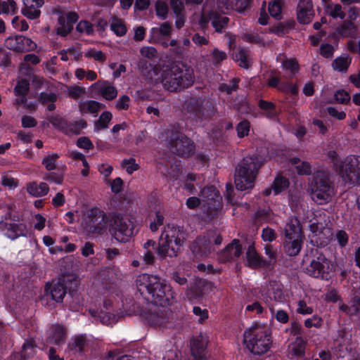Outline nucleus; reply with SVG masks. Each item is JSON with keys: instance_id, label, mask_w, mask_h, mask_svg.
<instances>
[{"instance_id": "24", "label": "nucleus", "mask_w": 360, "mask_h": 360, "mask_svg": "<svg viewBox=\"0 0 360 360\" xmlns=\"http://www.w3.org/2000/svg\"><path fill=\"white\" fill-rule=\"evenodd\" d=\"M242 253V247L238 240H233L229 244L221 254V259L224 262L238 257Z\"/></svg>"}, {"instance_id": "40", "label": "nucleus", "mask_w": 360, "mask_h": 360, "mask_svg": "<svg viewBox=\"0 0 360 360\" xmlns=\"http://www.w3.org/2000/svg\"><path fill=\"white\" fill-rule=\"evenodd\" d=\"M351 63L350 58L347 56H342L337 58L333 63V68L335 70L339 72H345Z\"/></svg>"}, {"instance_id": "48", "label": "nucleus", "mask_w": 360, "mask_h": 360, "mask_svg": "<svg viewBox=\"0 0 360 360\" xmlns=\"http://www.w3.org/2000/svg\"><path fill=\"white\" fill-rule=\"evenodd\" d=\"M67 92L70 97L77 99L86 94V90L84 87L74 85L68 86Z\"/></svg>"}, {"instance_id": "22", "label": "nucleus", "mask_w": 360, "mask_h": 360, "mask_svg": "<svg viewBox=\"0 0 360 360\" xmlns=\"http://www.w3.org/2000/svg\"><path fill=\"white\" fill-rule=\"evenodd\" d=\"M207 338L204 335H199L194 338L191 341V352L195 359L199 360L203 352H205L207 345Z\"/></svg>"}, {"instance_id": "46", "label": "nucleus", "mask_w": 360, "mask_h": 360, "mask_svg": "<svg viewBox=\"0 0 360 360\" xmlns=\"http://www.w3.org/2000/svg\"><path fill=\"white\" fill-rule=\"evenodd\" d=\"M326 13L333 18H343L345 13L342 10V7L339 4H331L327 6Z\"/></svg>"}, {"instance_id": "9", "label": "nucleus", "mask_w": 360, "mask_h": 360, "mask_svg": "<svg viewBox=\"0 0 360 360\" xmlns=\"http://www.w3.org/2000/svg\"><path fill=\"white\" fill-rule=\"evenodd\" d=\"M334 269V264L322 254L311 259L305 268L307 274L322 279H328L331 276Z\"/></svg>"}, {"instance_id": "20", "label": "nucleus", "mask_w": 360, "mask_h": 360, "mask_svg": "<svg viewBox=\"0 0 360 360\" xmlns=\"http://www.w3.org/2000/svg\"><path fill=\"white\" fill-rule=\"evenodd\" d=\"M24 8L22 13L28 19L38 18L41 14L39 8L44 4V0H23Z\"/></svg>"}, {"instance_id": "13", "label": "nucleus", "mask_w": 360, "mask_h": 360, "mask_svg": "<svg viewBox=\"0 0 360 360\" xmlns=\"http://www.w3.org/2000/svg\"><path fill=\"white\" fill-rule=\"evenodd\" d=\"M5 46L13 51H32L37 49V44L30 38L22 35L11 36L6 39Z\"/></svg>"}, {"instance_id": "55", "label": "nucleus", "mask_w": 360, "mask_h": 360, "mask_svg": "<svg viewBox=\"0 0 360 360\" xmlns=\"http://www.w3.org/2000/svg\"><path fill=\"white\" fill-rule=\"evenodd\" d=\"M34 229L41 231L46 226V219L40 214H35L32 218Z\"/></svg>"}, {"instance_id": "14", "label": "nucleus", "mask_w": 360, "mask_h": 360, "mask_svg": "<svg viewBox=\"0 0 360 360\" xmlns=\"http://www.w3.org/2000/svg\"><path fill=\"white\" fill-rule=\"evenodd\" d=\"M0 231L8 238L14 240L20 236L25 235V226L20 223H16L11 217L10 214L0 221Z\"/></svg>"}, {"instance_id": "26", "label": "nucleus", "mask_w": 360, "mask_h": 360, "mask_svg": "<svg viewBox=\"0 0 360 360\" xmlns=\"http://www.w3.org/2000/svg\"><path fill=\"white\" fill-rule=\"evenodd\" d=\"M246 259L248 266L252 267H260L267 265V262L264 260L256 252L253 246H250L246 252Z\"/></svg>"}, {"instance_id": "2", "label": "nucleus", "mask_w": 360, "mask_h": 360, "mask_svg": "<svg viewBox=\"0 0 360 360\" xmlns=\"http://www.w3.org/2000/svg\"><path fill=\"white\" fill-rule=\"evenodd\" d=\"M136 283L139 291L141 294L148 293L156 305L166 307L170 304L174 298L171 286L157 276L141 274L137 276Z\"/></svg>"}, {"instance_id": "5", "label": "nucleus", "mask_w": 360, "mask_h": 360, "mask_svg": "<svg viewBox=\"0 0 360 360\" xmlns=\"http://www.w3.org/2000/svg\"><path fill=\"white\" fill-rule=\"evenodd\" d=\"M257 158L246 157L239 164L236 170L235 184L237 189L245 191L254 186L256 172L262 165Z\"/></svg>"}, {"instance_id": "10", "label": "nucleus", "mask_w": 360, "mask_h": 360, "mask_svg": "<svg viewBox=\"0 0 360 360\" xmlns=\"http://www.w3.org/2000/svg\"><path fill=\"white\" fill-rule=\"evenodd\" d=\"M66 294V289L62 282L48 283L45 285L44 293L41 297L42 304L52 309L55 304L61 302Z\"/></svg>"}, {"instance_id": "56", "label": "nucleus", "mask_w": 360, "mask_h": 360, "mask_svg": "<svg viewBox=\"0 0 360 360\" xmlns=\"http://www.w3.org/2000/svg\"><path fill=\"white\" fill-rule=\"evenodd\" d=\"M11 24L15 30L22 32L26 31L29 28V25L26 20H20V18L18 16H15L13 18V20H11Z\"/></svg>"}, {"instance_id": "51", "label": "nucleus", "mask_w": 360, "mask_h": 360, "mask_svg": "<svg viewBox=\"0 0 360 360\" xmlns=\"http://www.w3.org/2000/svg\"><path fill=\"white\" fill-rule=\"evenodd\" d=\"M340 309L350 315L354 314L360 310V300H354L349 307L342 304L340 306Z\"/></svg>"}, {"instance_id": "47", "label": "nucleus", "mask_w": 360, "mask_h": 360, "mask_svg": "<svg viewBox=\"0 0 360 360\" xmlns=\"http://www.w3.org/2000/svg\"><path fill=\"white\" fill-rule=\"evenodd\" d=\"M84 56L87 58H94L96 61L103 62L106 58L105 54L99 50L91 48L84 52Z\"/></svg>"}, {"instance_id": "33", "label": "nucleus", "mask_w": 360, "mask_h": 360, "mask_svg": "<svg viewBox=\"0 0 360 360\" xmlns=\"http://www.w3.org/2000/svg\"><path fill=\"white\" fill-rule=\"evenodd\" d=\"M28 82L26 80L19 81L15 87V94L18 97L16 103L18 104H25V94L28 91Z\"/></svg>"}, {"instance_id": "43", "label": "nucleus", "mask_w": 360, "mask_h": 360, "mask_svg": "<svg viewBox=\"0 0 360 360\" xmlns=\"http://www.w3.org/2000/svg\"><path fill=\"white\" fill-rule=\"evenodd\" d=\"M176 151L180 155H185L189 153L192 145L190 144V141L188 139H176L174 143Z\"/></svg>"}, {"instance_id": "39", "label": "nucleus", "mask_w": 360, "mask_h": 360, "mask_svg": "<svg viewBox=\"0 0 360 360\" xmlns=\"http://www.w3.org/2000/svg\"><path fill=\"white\" fill-rule=\"evenodd\" d=\"M283 69L285 71L288 77H292L297 73L299 65L295 59H286L282 62Z\"/></svg>"}, {"instance_id": "28", "label": "nucleus", "mask_w": 360, "mask_h": 360, "mask_svg": "<svg viewBox=\"0 0 360 360\" xmlns=\"http://www.w3.org/2000/svg\"><path fill=\"white\" fill-rule=\"evenodd\" d=\"M284 295L283 291L279 288H272L268 291L266 297H264V301L269 307L271 313H274V304L271 303L272 300L276 302H281L283 300Z\"/></svg>"}, {"instance_id": "11", "label": "nucleus", "mask_w": 360, "mask_h": 360, "mask_svg": "<svg viewBox=\"0 0 360 360\" xmlns=\"http://www.w3.org/2000/svg\"><path fill=\"white\" fill-rule=\"evenodd\" d=\"M105 224V214L100 208L94 207L86 210L82 217L84 229L89 233H98L102 227L97 226L100 223Z\"/></svg>"}, {"instance_id": "35", "label": "nucleus", "mask_w": 360, "mask_h": 360, "mask_svg": "<svg viewBox=\"0 0 360 360\" xmlns=\"http://www.w3.org/2000/svg\"><path fill=\"white\" fill-rule=\"evenodd\" d=\"M304 342L301 337H296L288 345V352L292 356H300L304 352Z\"/></svg>"}, {"instance_id": "21", "label": "nucleus", "mask_w": 360, "mask_h": 360, "mask_svg": "<svg viewBox=\"0 0 360 360\" xmlns=\"http://www.w3.org/2000/svg\"><path fill=\"white\" fill-rule=\"evenodd\" d=\"M67 332L65 328L60 324H54L48 330V340L50 343L61 345L64 342Z\"/></svg>"}, {"instance_id": "62", "label": "nucleus", "mask_w": 360, "mask_h": 360, "mask_svg": "<svg viewBox=\"0 0 360 360\" xmlns=\"http://www.w3.org/2000/svg\"><path fill=\"white\" fill-rule=\"evenodd\" d=\"M168 8L165 1H158L156 3V14L161 18H165L167 14Z\"/></svg>"}, {"instance_id": "57", "label": "nucleus", "mask_w": 360, "mask_h": 360, "mask_svg": "<svg viewBox=\"0 0 360 360\" xmlns=\"http://www.w3.org/2000/svg\"><path fill=\"white\" fill-rule=\"evenodd\" d=\"M98 317L101 319V321L106 325H112L117 321L116 316L111 314L110 312H101Z\"/></svg>"}, {"instance_id": "19", "label": "nucleus", "mask_w": 360, "mask_h": 360, "mask_svg": "<svg viewBox=\"0 0 360 360\" xmlns=\"http://www.w3.org/2000/svg\"><path fill=\"white\" fill-rule=\"evenodd\" d=\"M78 20V15L75 12H69L62 15L58 18L59 26L57 33L61 36H66L72 29L73 24Z\"/></svg>"}, {"instance_id": "38", "label": "nucleus", "mask_w": 360, "mask_h": 360, "mask_svg": "<svg viewBox=\"0 0 360 360\" xmlns=\"http://www.w3.org/2000/svg\"><path fill=\"white\" fill-rule=\"evenodd\" d=\"M233 59L239 63V65L244 68L250 66V60L248 53L243 49H238L233 53Z\"/></svg>"}, {"instance_id": "50", "label": "nucleus", "mask_w": 360, "mask_h": 360, "mask_svg": "<svg viewBox=\"0 0 360 360\" xmlns=\"http://www.w3.org/2000/svg\"><path fill=\"white\" fill-rule=\"evenodd\" d=\"M355 32V25L352 22L345 23L339 29V34L344 37L352 36Z\"/></svg>"}, {"instance_id": "8", "label": "nucleus", "mask_w": 360, "mask_h": 360, "mask_svg": "<svg viewBox=\"0 0 360 360\" xmlns=\"http://www.w3.org/2000/svg\"><path fill=\"white\" fill-rule=\"evenodd\" d=\"M310 233L309 238L311 243L316 246H325L333 236L329 221L326 216L319 213L310 220L309 225Z\"/></svg>"}, {"instance_id": "42", "label": "nucleus", "mask_w": 360, "mask_h": 360, "mask_svg": "<svg viewBox=\"0 0 360 360\" xmlns=\"http://www.w3.org/2000/svg\"><path fill=\"white\" fill-rule=\"evenodd\" d=\"M112 115L108 112H103L99 117V119L95 122V129L98 131L108 127V124L112 120Z\"/></svg>"}, {"instance_id": "4", "label": "nucleus", "mask_w": 360, "mask_h": 360, "mask_svg": "<svg viewBox=\"0 0 360 360\" xmlns=\"http://www.w3.org/2000/svg\"><path fill=\"white\" fill-rule=\"evenodd\" d=\"M314 201L318 204H326L332 200L335 195L334 187L330 181L328 174L323 170L316 172L308 188Z\"/></svg>"}, {"instance_id": "59", "label": "nucleus", "mask_w": 360, "mask_h": 360, "mask_svg": "<svg viewBox=\"0 0 360 360\" xmlns=\"http://www.w3.org/2000/svg\"><path fill=\"white\" fill-rule=\"evenodd\" d=\"M322 325V319L317 315L312 316L311 318H309L305 320L304 326L307 328H320Z\"/></svg>"}, {"instance_id": "30", "label": "nucleus", "mask_w": 360, "mask_h": 360, "mask_svg": "<svg viewBox=\"0 0 360 360\" xmlns=\"http://www.w3.org/2000/svg\"><path fill=\"white\" fill-rule=\"evenodd\" d=\"M86 346V338L83 335L74 337L68 344L69 349L74 354H81Z\"/></svg>"}, {"instance_id": "49", "label": "nucleus", "mask_w": 360, "mask_h": 360, "mask_svg": "<svg viewBox=\"0 0 360 360\" xmlns=\"http://www.w3.org/2000/svg\"><path fill=\"white\" fill-rule=\"evenodd\" d=\"M77 30L86 35H91L94 33L92 24L86 20H81L77 25Z\"/></svg>"}, {"instance_id": "32", "label": "nucleus", "mask_w": 360, "mask_h": 360, "mask_svg": "<svg viewBox=\"0 0 360 360\" xmlns=\"http://www.w3.org/2000/svg\"><path fill=\"white\" fill-rule=\"evenodd\" d=\"M196 176L194 174H187L186 176H178L175 178V181H179L177 184L184 189L188 190L190 193H193L195 190V186L192 183L195 181Z\"/></svg>"}, {"instance_id": "41", "label": "nucleus", "mask_w": 360, "mask_h": 360, "mask_svg": "<svg viewBox=\"0 0 360 360\" xmlns=\"http://www.w3.org/2000/svg\"><path fill=\"white\" fill-rule=\"evenodd\" d=\"M163 360H182L181 354L174 345L166 347L163 352Z\"/></svg>"}, {"instance_id": "52", "label": "nucleus", "mask_w": 360, "mask_h": 360, "mask_svg": "<svg viewBox=\"0 0 360 360\" xmlns=\"http://www.w3.org/2000/svg\"><path fill=\"white\" fill-rule=\"evenodd\" d=\"M58 158V155L57 153L49 154L44 158L42 164L45 166L46 169L53 170L56 167V162Z\"/></svg>"}, {"instance_id": "27", "label": "nucleus", "mask_w": 360, "mask_h": 360, "mask_svg": "<svg viewBox=\"0 0 360 360\" xmlns=\"http://www.w3.org/2000/svg\"><path fill=\"white\" fill-rule=\"evenodd\" d=\"M289 186L288 180L283 176H277L271 186V188H266L263 191L264 195H269L271 192L274 193V195H278L281 193L283 191L285 190Z\"/></svg>"}, {"instance_id": "37", "label": "nucleus", "mask_w": 360, "mask_h": 360, "mask_svg": "<svg viewBox=\"0 0 360 360\" xmlns=\"http://www.w3.org/2000/svg\"><path fill=\"white\" fill-rule=\"evenodd\" d=\"M210 20L216 32H220L228 22V18L226 17L215 13L210 15Z\"/></svg>"}, {"instance_id": "18", "label": "nucleus", "mask_w": 360, "mask_h": 360, "mask_svg": "<svg viewBox=\"0 0 360 360\" xmlns=\"http://www.w3.org/2000/svg\"><path fill=\"white\" fill-rule=\"evenodd\" d=\"M221 238L214 232H210L207 236L198 238L196 241V245L198 248V252L204 255L210 252L212 245L221 244Z\"/></svg>"}, {"instance_id": "61", "label": "nucleus", "mask_w": 360, "mask_h": 360, "mask_svg": "<svg viewBox=\"0 0 360 360\" xmlns=\"http://www.w3.org/2000/svg\"><path fill=\"white\" fill-rule=\"evenodd\" d=\"M250 131V124L248 121L244 120L240 122L237 126L238 136L240 138L244 137L248 134Z\"/></svg>"}, {"instance_id": "44", "label": "nucleus", "mask_w": 360, "mask_h": 360, "mask_svg": "<svg viewBox=\"0 0 360 360\" xmlns=\"http://www.w3.org/2000/svg\"><path fill=\"white\" fill-rule=\"evenodd\" d=\"M36 352V348L32 340H26L22 346L21 356L23 359H28L32 356Z\"/></svg>"}, {"instance_id": "6", "label": "nucleus", "mask_w": 360, "mask_h": 360, "mask_svg": "<svg viewBox=\"0 0 360 360\" xmlns=\"http://www.w3.org/2000/svg\"><path fill=\"white\" fill-rule=\"evenodd\" d=\"M184 240V233L178 227L168 225L160 236L158 253L162 257L175 256L180 250Z\"/></svg>"}, {"instance_id": "15", "label": "nucleus", "mask_w": 360, "mask_h": 360, "mask_svg": "<svg viewBox=\"0 0 360 360\" xmlns=\"http://www.w3.org/2000/svg\"><path fill=\"white\" fill-rule=\"evenodd\" d=\"M114 238L120 242H126L133 234L132 222L127 219H117L112 227Z\"/></svg>"}, {"instance_id": "63", "label": "nucleus", "mask_w": 360, "mask_h": 360, "mask_svg": "<svg viewBox=\"0 0 360 360\" xmlns=\"http://www.w3.org/2000/svg\"><path fill=\"white\" fill-rule=\"evenodd\" d=\"M297 312L300 314L307 315L311 314L313 312V309L311 307L307 306V303L304 300H300L297 302Z\"/></svg>"}, {"instance_id": "58", "label": "nucleus", "mask_w": 360, "mask_h": 360, "mask_svg": "<svg viewBox=\"0 0 360 360\" xmlns=\"http://www.w3.org/2000/svg\"><path fill=\"white\" fill-rule=\"evenodd\" d=\"M122 165L126 169L128 174L133 173L139 168L138 165L135 162V160L133 158L124 160L122 161Z\"/></svg>"}, {"instance_id": "12", "label": "nucleus", "mask_w": 360, "mask_h": 360, "mask_svg": "<svg viewBox=\"0 0 360 360\" xmlns=\"http://www.w3.org/2000/svg\"><path fill=\"white\" fill-rule=\"evenodd\" d=\"M334 165L340 176L347 181L352 174L356 175L360 171V156L349 155L340 162L335 158Z\"/></svg>"}, {"instance_id": "25", "label": "nucleus", "mask_w": 360, "mask_h": 360, "mask_svg": "<svg viewBox=\"0 0 360 360\" xmlns=\"http://www.w3.org/2000/svg\"><path fill=\"white\" fill-rule=\"evenodd\" d=\"M247 4L240 0H218L217 7L222 13L226 11L236 10L238 12H243Z\"/></svg>"}, {"instance_id": "60", "label": "nucleus", "mask_w": 360, "mask_h": 360, "mask_svg": "<svg viewBox=\"0 0 360 360\" xmlns=\"http://www.w3.org/2000/svg\"><path fill=\"white\" fill-rule=\"evenodd\" d=\"M129 97L128 96L123 95L117 101L115 108L119 110H127L129 107Z\"/></svg>"}, {"instance_id": "64", "label": "nucleus", "mask_w": 360, "mask_h": 360, "mask_svg": "<svg viewBox=\"0 0 360 360\" xmlns=\"http://www.w3.org/2000/svg\"><path fill=\"white\" fill-rule=\"evenodd\" d=\"M264 252L266 255L268 257L269 262H267V265L269 264L274 263L276 262L277 257V252L271 245H266L264 247Z\"/></svg>"}, {"instance_id": "23", "label": "nucleus", "mask_w": 360, "mask_h": 360, "mask_svg": "<svg viewBox=\"0 0 360 360\" xmlns=\"http://www.w3.org/2000/svg\"><path fill=\"white\" fill-rule=\"evenodd\" d=\"M200 196L202 202L209 207H214L221 200L219 191L213 186L203 188L201 191Z\"/></svg>"}, {"instance_id": "1", "label": "nucleus", "mask_w": 360, "mask_h": 360, "mask_svg": "<svg viewBox=\"0 0 360 360\" xmlns=\"http://www.w3.org/2000/svg\"><path fill=\"white\" fill-rule=\"evenodd\" d=\"M143 75L150 82H160L165 89L170 91L187 87L194 82L193 70L181 63L161 68L151 67L147 74Z\"/></svg>"}, {"instance_id": "3", "label": "nucleus", "mask_w": 360, "mask_h": 360, "mask_svg": "<svg viewBox=\"0 0 360 360\" xmlns=\"http://www.w3.org/2000/svg\"><path fill=\"white\" fill-rule=\"evenodd\" d=\"M271 330L266 323L255 322L243 333V343L254 354H263L272 345Z\"/></svg>"}, {"instance_id": "36", "label": "nucleus", "mask_w": 360, "mask_h": 360, "mask_svg": "<svg viewBox=\"0 0 360 360\" xmlns=\"http://www.w3.org/2000/svg\"><path fill=\"white\" fill-rule=\"evenodd\" d=\"M290 162L292 165H295L299 174H309L311 173V166L307 162H302L297 158L290 159Z\"/></svg>"}, {"instance_id": "54", "label": "nucleus", "mask_w": 360, "mask_h": 360, "mask_svg": "<svg viewBox=\"0 0 360 360\" xmlns=\"http://www.w3.org/2000/svg\"><path fill=\"white\" fill-rule=\"evenodd\" d=\"M269 11L274 18H278L281 13V6L279 0H274L269 3Z\"/></svg>"}, {"instance_id": "45", "label": "nucleus", "mask_w": 360, "mask_h": 360, "mask_svg": "<svg viewBox=\"0 0 360 360\" xmlns=\"http://www.w3.org/2000/svg\"><path fill=\"white\" fill-rule=\"evenodd\" d=\"M1 185L9 189H14L18 186V180L12 177L8 173H3L1 174Z\"/></svg>"}, {"instance_id": "17", "label": "nucleus", "mask_w": 360, "mask_h": 360, "mask_svg": "<svg viewBox=\"0 0 360 360\" xmlns=\"http://www.w3.org/2000/svg\"><path fill=\"white\" fill-rule=\"evenodd\" d=\"M90 89L98 91L106 100H112L117 95L115 86L107 81H98L91 85Z\"/></svg>"}, {"instance_id": "34", "label": "nucleus", "mask_w": 360, "mask_h": 360, "mask_svg": "<svg viewBox=\"0 0 360 360\" xmlns=\"http://www.w3.org/2000/svg\"><path fill=\"white\" fill-rule=\"evenodd\" d=\"M110 30L118 37L124 36L127 31L124 22L115 17H112L110 20Z\"/></svg>"}, {"instance_id": "7", "label": "nucleus", "mask_w": 360, "mask_h": 360, "mask_svg": "<svg viewBox=\"0 0 360 360\" xmlns=\"http://www.w3.org/2000/svg\"><path fill=\"white\" fill-rule=\"evenodd\" d=\"M303 240L300 221L296 217L290 218L285 227V252L289 256L298 255L302 249Z\"/></svg>"}, {"instance_id": "53", "label": "nucleus", "mask_w": 360, "mask_h": 360, "mask_svg": "<svg viewBox=\"0 0 360 360\" xmlns=\"http://www.w3.org/2000/svg\"><path fill=\"white\" fill-rule=\"evenodd\" d=\"M17 11V5L14 0H6L3 1L2 13L14 14Z\"/></svg>"}, {"instance_id": "29", "label": "nucleus", "mask_w": 360, "mask_h": 360, "mask_svg": "<svg viewBox=\"0 0 360 360\" xmlns=\"http://www.w3.org/2000/svg\"><path fill=\"white\" fill-rule=\"evenodd\" d=\"M27 192L34 197H41L46 195L49 188L46 183L31 182L27 185Z\"/></svg>"}, {"instance_id": "16", "label": "nucleus", "mask_w": 360, "mask_h": 360, "mask_svg": "<svg viewBox=\"0 0 360 360\" xmlns=\"http://www.w3.org/2000/svg\"><path fill=\"white\" fill-rule=\"evenodd\" d=\"M312 3L310 0H300L297 8V20L302 24L310 22L314 17Z\"/></svg>"}, {"instance_id": "31", "label": "nucleus", "mask_w": 360, "mask_h": 360, "mask_svg": "<svg viewBox=\"0 0 360 360\" xmlns=\"http://www.w3.org/2000/svg\"><path fill=\"white\" fill-rule=\"evenodd\" d=\"M101 107L102 104L96 101H84L79 103V109L82 114H96Z\"/></svg>"}]
</instances>
